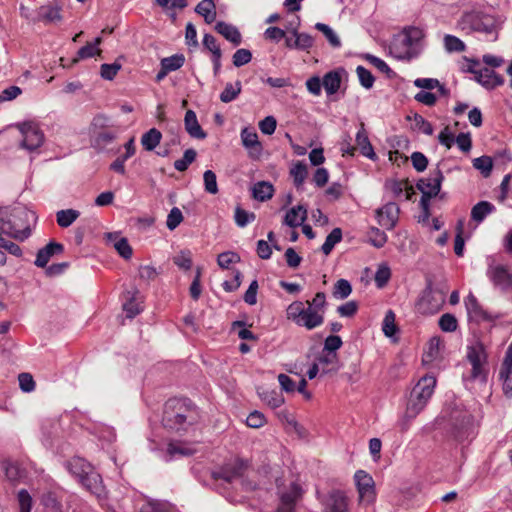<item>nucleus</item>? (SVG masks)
Wrapping results in <instances>:
<instances>
[{"label": "nucleus", "mask_w": 512, "mask_h": 512, "mask_svg": "<svg viewBox=\"0 0 512 512\" xmlns=\"http://www.w3.org/2000/svg\"><path fill=\"white\" fill-rule=\"evenodd\" d=\"M436 378L432 375L423 376L413 387L404 415L398 421L402 432L407 431L411 421L425 408L434 393Z\"/></svg>", "instance_id": "f257e3e1"}, {"label": "nucleus", "mask_w": 512, "mask_h": 512, "mask_svg": "<svg viewBox=\"0 0 512 512\" xmlns=\"http://www.w3.org/2000/svg\"><path fill=\"white\" fill-rule=\"evenodd\" d=\"M34 213L25 207H14L11 210L0 209V232L24 241L31 235L29 220Z\"/></svg>", "instance_id": "f03ea898"}, {"label": "nucleus", "mask_w": 512, "mask_h": 512, "mask_svg": "<svg viewBox=\"0 0 512 512\" xmlns=\"http://www.w3.org/2000/svg\"><path fill=\"white\" fill-rule=\"evenodd\" d=\"M197 421V413L188 399L171 398L164 406L162 422L164 427L171 430L185 429Z\"/></svg>", "instance_id": "7ed1b4c3"}, {"label": "nucleus", "mask_w": 512, "mask_h": 512, "mask_svg": "<svg viewBox=\"0 0 512 512\" xmlns=\"http://www.w3.org/2000/svg\"><path fill=\"white\" fill-rule=\"evenodd\" d=\"M119 134L120 127L111 117L102 113L93 117L89 126V135L93 147L103 149L113 143Z\"/></svg>", "instance_id": "20e7f679"}, {"label": "nucleus", "mask_w": 512, "mask_h": 512, "mask_svg": "<svg viewBox=\"0 0 512 512\" xmlns=\"http://www.w3.org/2000/svg\"><path fill=\"white\" fill-rule=\"evenodd\" d=\"M472 415L468 411L454 410L449 419V434L457 442H463L473 433Z\"/></svg>", "instance_id": "39448f33"}, {"label": "nucleus", "mask_w": 512, "mask_h": 512, "mask_svg": "<svg viewBox=\"0 0 512 512\" xmlns=\"http://www.w3.org/2000/svg\"><path fill=\"white\" fill-rule=\"evenodd\" d=\"M462 23L470 29L485 34H491L496 30V19L494 16L481 11H471L462 16Z\"/></svg>", "instance_id": "423d86ee"}, {"label": "nucleus", "mask_w": 512, "mask_h": 512, "mask_svg": "<svg viewBox=\"0 0 512 512\" xmlns=\"http://www.w3.org/2000/svg\"><path fill=\"white\" fill-rule=\"evenodd\" d=\"M23 139L20 146L28 151L38 149L44 143V133L39 126L31 121L18 123L16 125Z\"/></svg>", "instance_id": "0eeeda50"}, {"label": "nucleus", "mask_w": 512, "mask_h": 512, "mask_svg": "<svg viewBox=\"0 0 512 512\" xmlns=\"http://www.w3.org/2000/svg\"><path fill=\"white\" fill-rule=\"evenodd\" d=\"M467 359L472 366L471 375L472 379L486 380L485 363L487 361V354L483 343L476 342L468 347Z\"/></svg>", "instance_id": "6e6552de"}, {"label": "nucleus", "mask_w": 512, "mask_h": 512, "mask_svg": "<svg viewBox=\"0 0 512 512\" xmlns=\"http://www.w3.org/2000/svg\"><path fill=\"white\" fill-rule=\"evenodd\" d=\"M302 488L295 482L286 487H278L279 505L277 512H296V505L302 498Z\"/></svg>", "instance_id": "1a4fd4ad"}, {"label": "nucleus", "mask_w": 512, "mask_h": 512, "mask_svg": "<svg viewBox=\"0 0 512 512\" xmlns=\"http://www.w3.org/2000/svg\"><path fill=\"white\" fill-rule=\"evenodd\" d=\"M354 479L359 493L360 503L369 505L375 500V488L372 477L363 470H358Z\"/></svg>", "instance_id": "9d476101"}, {"label": "nucleus", "mask_w": 512, "mask_h": 512, "mask_svg": "<svg viewBox=\"0 0 512 512\" xmlns=\"http://www.w3.org/2000/svg\"><path fill=\"white\" fill-rule=\"evenodd\" d=\"M62 8L63 4L58 0H54L47 5L41 6L38 9L37 16L32 21L57 25L63 21Z\"/></svg>", "instance_id": "9b49d317"}, {"label": "nucleus", "mask_w": 512, "mask_h": 512, "mask_svg": "<svg viewBox=\"0 0 512 512\" xmlns=\"http://www.w3.org/2000/svg\"><path fill=\"white\" fill-rule=\"evenodd\" d=\"M445 301V296L440 291L427 289L418 302V310L423 314L437 313Z\"/></svg>", "instance_id": "f8f14e48"}, {"label": "nucleus", "mask_w": 512, "mask_h": 512, "mask_svg": "<svg viewBox=\"0 0 512 512\" xmlns=\"http://www.w3.org/2000/svg\"><path fill=\"white\" fill-rule=\"evenodd\" d=\"M486 275L494 287L503 292L508 291L512 287V275L503 265H489Z\"/></svg>", "instance_id": "ddd939ff"}, {"label": "nucleus", "mask_w": 512, "mask_h": 512, "mask_svg": "<svg viewBox=\"0 0 512 512\" xmlns=\"http://www.w3.org/2000/svg\"><path fill=\"white\" fill-rule=\"evenodd\" d=\"M423 37L424 33L420 28L409 27L404 29L401 44L406 47V51L399 57L407 59L414 57L416 55L415 48L419 45Z\"/></svg>", "instance_id": "4468645a"}, {"label": "nucleus", "mask_w": 512, "mask_h": 512, "mask_svg": "<svg viewBox=\"0 0 512 512\" xmlns=\"http://www.w3.org/2000/svg\"><path fill=\"white\" fill-rule=\"evenodd\" d=\"M465 307L471 321L478 323L482 321L493 322L498 318V316L492 315L488 311L484 310L472 293L465 298Z\"/></svg>", "instance_id": "2eb2a0df"}, {"label": "nucleus", "mask_w": 512, "mask_h": 512, "mask_svg": "<svg viewBox=\"0 0 512 512\" xmlns=\"http://www.w3.org/2000/svg\"><path fill=\"white\" fill-rule=\"evenodd\" d=\"M443 180L444 175L442 171L437 168L430 172L429 177L420 179L417 182L416 187L422 194L425 192L432 196H437L441 190Z\"/></svg>", "instance_id": "dca6fc26"}, {"label": "nucleus", "mask_w": 512, "mask_h": 512, "mask_svg": "<svg viewBox=\"0 0 512 512\" xmlns=\"http://www.w3.org/2000/svg\"><path fill=\"white\" fill-rule=\"evenodd\" d=\"M400 209L397 204L389 202L376 210L378 224L387 230L395 227Z\"/></svg>", "instance_id": "f3484780"}, {"label": "nucleus", "mask_w": 512, "mask_h": 512, "mask_svg": "<svg viewBox=\"0 0 512 512\" xmlns=\"http://www.w3.org/2000/svg\"><path fill=\"white\" fill-rule=\"evenodd\" d=\"M500 379L503 381V392L506 396H512V343L507 349L500 372Z\"/></svg>", "instance_id": "a211bd4d"}, {"label": "nucleus", "mask_w": 512, "mask_h": 512, "mask_svg": "<svg viewBox=\"0 0 512 512\" xmlns=\"http://www.w3.org/2000/svg\"><path fill=\"white\" fill-rule=\"evenodd\" d=\"M245 468L246 463L243 460H237L233 464L222 467L220 471L214 472L213 478L217 480L222 479L228 483H231L243 475Z\"/></svg>", "instance_id": "6ab92c4d"}, {"label": "nucleus", "mask_w": 512, "mask_h": 512, "mask_svg": "<svg viewBox=\"0 0 512 512\" xmlns=\"http://www.w3.org/2000/svg\"><path fill=\"white\" fill-rule=\"evenodd\" d=\"M241 140L243 146L248 149L249 156L253 159H259L262 153V145L258 140L257 133L249 128H244L241 131Z\"/></svg>", "instance_id": "aec40b11"}, {"label": "nucleus", "mask_w": 512, "mask_h": 512, "mask_svg": "<svg viewBox=\"0 0 512 512\" xmlns=\"http://www.w3.org/2000/svg\"><path fill=\"white\" fill-rule=\"evenodd\" d=\"M475 80L486 89H494L504 84V78L488 67L480 68Z\"/></svg>", "instance_id": "412c9836"}, {"label": "nucleus", "mask_w": 512, "mask_h": 512, "mask_svg": "<svg viewBox=\"0 0 512 512\" xmlns=\"http://www.w3.org/2000/svg\"><path fill=\"white\" fill-rule=\"evenodd\" d=\"M324 323L323 312H318L315 308L306 307L304 313L297 321L296 325L305 327L307 330H313Z\"/></svg>", "instance_id": "4be33fe9"}, {"label": "nucleus", "mask_w": 512, "mask_h": 512, "mask_svg": "<svg viewBox=\"0 0 512 512\" xmlns=\"http://www.w3.org/2000/svg\"><path fill=\"white\" fill-rule=\"evenodd\" d=\"M63 251L64 246L61 243L51 241L37 252L34 264L37 267L44 268L48 264L51 257L56 254H60Z\"/></svg>", "instance_id": "5701e85b"}, {"label": "nucleus", "mask_w": 512, "mask_h": 512, "mask_svg": "<svg viewBox=\"0 0 512 512\" xmlns=\"http://www.w3.org/2000/svg\"><path fill=\"white\" fill-rule=\"evenodd\" d=\"M326 512H349L348 499L346 495L339 490L332 491L325 502Z\"/></svg>", "instance_id": "b1692460"}, {"label": "nucleus", "mask_w": 512, "mask_h": 512, "mask_svg": "<svg viewBox=\"0 0 512 512\" xmlns=\"http://www.w3.org/2000/svg\"><path fill=\"white\" fill-rule=\"evenodd\" d=\"M184 126L187 133L196 139H205L207 134L201 128L196 113L193 110H187L184 117Z\"/></svg>", "instance_id": "393cba45"}, {"label": "nucleus", "mask_w": 512, "mask_h": 512, "mask_svg": "<svg viewBox=\"0 0 512 512\" xmlns=\"http://www.w3.org/2000/svg\"><path fill=\"white\" fill-rule=\"evenodd\" d=\"M307 214V209L303 205L292 207L289 211H287L283 220V224L291 228L301 226L307 219Z\"/></svg>", "instance_id": "a878e982"}, {"label": "nucleus", "mask_w": 512, "mask_h": 512, "mask_svg": "<svg viewBox=\"0 0 512 512\" xmlns=\"http://www.w3.org/2000/svg\"><path fill=\"white\" fill-rule=\"evenodd\" d=\"M81 484L91 493L100 495L102 492L101 476L91 468L79 478Z\"/></svg>", "instance_id": "bb28decb"}, {"label": "nucleus", "mask_w": 512, "mask_h": 512, "mask_svg": "<svg viewBox=\"0 0 512 512\" xmlns=\"http://www.w3.org/2000/svg\"><path fill=\"white\" fill-rule=\"evenodd\" d=\"M342 74H345L344 69L330 71L324 75L322 85L328 95L335 94L338 91L342 81Z\"/></svg>", "instance_id": "cd10ccee"}, {"label": "nucleus", "mask_w": 512, "mask_h": 512, "mask_svg": "<svg viewBox=\"0 0 512 512\" xmlns=\"http://www.w3.org/2000/svg\"><path fill=\"white\" fill-rule=\"evenodd\" d=\"M215 30L221 34L228 41L232 42L234 45H240L242 42L241 34L239 30L226 22L219 21L215 25Z\"/></svg>", "instance_id": "c85d7f7f"}, {"label": "nucleus", "mask_w": 512, "mask_h": 512, "mask_svg": "<svg viewBox=\"0 0 512 512\" xmlns=\"http://www.w3.org/2000/svg\"><path fill=\"white\" fill-rule=\"evenodd\" d=\"M356 144L360 148V151L364 156L372 160L376 158V154L369 141L368 134L364 128L363 123H361V127L356 134Z\"/></svg>", "instance_id": "c756f323"}, {"label": "nucleus", "mask_w": 512, "mask_h": 512, "mask_svg": "<svg viewBox=\"0 0 512 512\" xmlns=\"http://www.w3.org/2000/svg\"><path fill=\"white\" fill-rule=\"evenodd\" d=\"M101 42L102 38L97 37L94 42L87 43L85 46L81 47L77 52V56L71 60V65L76 64L80 59H86L95 55H99L101 50L98 48V46L101 44Z\"/></svg>", "instance_id": "7c9ffc66"}, {"label": "nucleus", "mask_w": 512, "mask_h": 512, "mask_svg": "<svg viewBox=\"0 0 512 512\" xmlns=\"http://www.w3.org/2000/svg\"><path fill=\"white\" fill-rule=\"evenodd\" d=\"M0 472L4 473L8 480L15 482L24 476V471L17 463L11 460H3L0 462Z\"/></svg>", "instance_id": "2f4dec72"}, {"label": "nucleus", "mask_w": 512, "mask_h": 512, "mask_svg": "<svg viewBox=\"0 0 512 512\" xmlns=\"http://www.w3.org/2000/svg\"><path fill=\"white\" fill-rule=\"evenodd\" d=\"M274 187L270 182H257L252 189L253 197L261 202L267 201L273 197Z\"/></svg>", "instance_id": "473e14b6"}, {"label": "nucleus", "mask_w": 512, "mask_h": 512, "mask_svg": "<svg viewBox=\"0 0 512 512\" xmlns=\"http://www.w3.org/2000/svg\"><path fill=\"white\" fill-rule=\"evenodd\" d=\"M138 294L139 291L137 289L128 291L126 294V302L123 304V310L126 312L128 318H134L142 310L140 304L137 302Z\"/></svg>", "instance_id": "72a5a7b5"}, {"label": "nucleus", "mask_w": 512, "mask_h": 512, "mask_svg": "<svg viewBox=\"0 0 512 512\" xmlns=\"http://www.w3.org/2000/svg\"><path fill=\"white\" fill-rule=\"evenodd\" d=\"M495 210V206L488 201H480L471 210V218L477 223H481L487 215Z\"/></svg>", "instance_id": "f704fd0d"}, {"label": "nucleus", "mask_w": 512, "mask_h": 512, "mask_svg": "<svg viewBox=\"0 0 512 512\" xmlns=\"http://www.w3.org/2000/svg\"><path fill=\"white\" fill-rule=\"evenodd\" d=\"M162 139L161 132L156 128H151L141 137V144L147 151H153Z\"/></svg>", "instance_id": "c9c22d12"}, {"label": "nucleus", "mask_w": 512, "mask_h": 512, "mask_svg": "<svg viewBox=\"0 0 512 512\" xmlns=\"http://www.w3.org/2000/svg\"><path fill=\"white\" fill-rule=\"evenodd\" d=\"M195 12L203 16L207 24H211L216 19L215 4L213 0H203L196 6Z\"/></svg>", "instance_id": "e433bc0d"}, {"label": "nucleus", "mask_w": 512, "mask_h": 512, "mask_svg": "<svg viewBox=\"0 0 512 512\" xmlns=\"http://www.w3.org/2000/svg\"><path fill=\"white\" fill-rule=\"evenodd\" d=\"M242 85L239 80H237L234 84L227 83L224 90L220 94V100L223 103H229L235 100L238 95L241 93Z\"/></svg>", "instance_id": "4c0bfd02"}, {"label": "nucleus", "mask_w": 512, "mask_h": 512, "mask_svg": "<svg viewBox=\"0 0 512 512\" xmlns=\"http://www.w3.org/2000/svg\"><path fill=\"white\" fill-rule=\"evenodd\" d=\"M80 213L74 209L60 210L56 213L57 223L60 227H69L78 217Z\"/></svg>", "instance_id": "58836bf2"}, {"label": "nucleus", "mask_w": 512, "mask_h": 512, "mask_svg": "<svg viewBox=\"0 0 512 512\" xmlns=\"http://www.w3.org/2000/svg\"><path fill=\"white\" fill-rule=\"evenodd\" d=\"M69 471L75 475L78 479L83 476L84 473L89 472L92 466L82 458H74L67 465Z\"/></svg>", "instance_id": "ea45409f"}, {"label": "nucleus", "mask_w": 512, "mask_h": 512, "mask_svg": "<svg viewBox=\"0 0 512 512\" xmlns=\"http://www.w3.org/2000/svg\"><path fill=\"white\" fill-rule=\"evenodd\" d=\"M342 240V230L340 228H334L326 237L324 244L322 245V252L325 255H329L333 250L334 246Z\"/></svg>", "instance_id": "a19ab883"}, {"label": "nucleus", "mask_w": 512, "mask_h": 512, "mask_svg": "<svg viewBox=\"0 0 512 512\" xmlns=\"http://www.w3.org/2000/svg\"><path fill=\"white\" fill-rule=\"evenodd\" d=\"M441 346L442 341L439 337L431 338L428 343V349L423 356V361L428 363L438 358L440 355Z\"/></svg>", "instance_id": "79ce46f5"}, {"label": "nucleus", "mask_w": 512, "mask_h": 512, "mask_svg": "<svg viewBox=\"0 0 512 512\" xmlns=\"http://www.w3.org/2000/svg\"><path fill=\"white\" fill-rule=\"evenodd\" d=\"M307 174V165L302 162H297L290 170V175L293 177L294 185L297 188L303 185Z\"/></svg>", "instance_id": "37998d69"}, {"label": "nucleus", "mask_w": 512, "mask_h": 512, "mask_svg": "<svg viewBox=\"0 0 512 512\" xmlns=\"http://www.w3.org/2000/svg\"><path fill=\"white\" fill-rule=\"evenodd\" d=\"M173 263L183 270H189L192 267V253L189 249L181 250L173 257Z\"/></svg>", "instance_id": "c03bdc74"}, {"label": "nucleus", "mask_w": 512, "mask_h": 512, "mask_svg": "<svg viewBox=\"0 0 512 512\" xmlns=\"http://www.w3.org/2000/svg\"><path fill=\"white\" fill-rule=\"evenodd\" d=\"M196 155L197 153L194 149H187L183 157L174 162V168L179 172L187 170L189 165L195 161Z\"/></svg>", "instance_id": "a18cd8bd"}, {"label": "nucleus", "mask_w": 512, "mask_h": 512, "mask_svg": "<svg viewBox=\"0 0 512 512\" xmlns=\"http://www.w3.org/2000/svg\"><path fill=\"white\" fill-rule=\"evenodd\" d=\"M241 258L238 253L234 251H226L220 253L217 257V264L222 269H228L231 264L239 263Z\"/></svg>", "instance_id": "49530a36"}, {"label": "nucleus", "mask_w": 512, "mask_h": 512, "mask_svg": "<svg viewBox=\"0 0 512 512\" xmlns=\"http://www.w3.org/2000/svg\"><path fill=\"white\" fill-rule=\"evenodd\" d=\"M352 292V286L346 279H339L333 288V296L338 299L347 298Z\"/></svg>", "instance_id": "de8ad7c7"}, {"label": "nucleus", "mask_w": 512, "mask_h": 512, "mask_svg": "<svg viewBox=\"0 0 512 512\" xmlns=\"http://www.w3.org/2000/svg\"><path fill=\"white\" fill-rule=\"evenodd\" d=\"M184 61H185V58L183 55L175 54L170 57L163 58L161 60V66L166 71L171 72V71H175V70L181 68L184 64Z\"/></svg>", "instance_id": "09e8293b"}, {"label": "nucleus", "mask_w": 512, "mask_h": 512, "mask_svg": "<svg viewBox=\"0 0 512 512\" xmlns=\"http://www.w3.org/2000/svg\"><path fill=\"white\" fill-rule=\"evenodd\" d=\"M473 167L479 170L484 177H488L492 171L493 162L489 156H481L473 160Z\"/></svg>", "instance_id": "8fccbe9b"}, {"label": "nucleus", "mask_w": 512, "mask_h": 512, "mask_svg": "<svg viewBox=\"0 0 512 512\" xmlns=\"http://www.w3.org/2000/svg\"><path fill=\"white\" fill-rule=\"evenodd\" d=\"M292 33L295 36V49L306 50L313 46L314 39L311 35L306 33H298L297 30H294Z\"/></svg>", "instance_id": "3c124183"}, {"label": "nucleus", "mask_w": 512, "mask_h": 512, "mask_svg": "<svg viewBox=\"0 0 512 512\" xmlns=\"http://www.w3.org/2000/svg\"><path fill=\"white\" fill-rule=\"evenodd\" d=\"M315 28L325 35L332 47L338 48L341 46L339 37L328 25L324 23H316Z\"/></svg>", "instance_id": "603ef678"}, {"label": "nucleus", "mask_w": 512, "mask_h": 512, "mask_svg": "<svg viewBox=\"0 0 512 512\" xmlns=\"http://www.w3.org/2000/svg\"><path fill=\"white\" fill-rule=\"evenodd\" d=\"M439 327L443 332H454L458 327L456 317L450 313L443 314L438 321Z\"/></svg>", "instance_id": "864d4df0"}, {"label": "nucleus", "mask_w": 512, "mask_h": 512, "mask_svg": "<svg viewBox=\"0 0 512 512\" xmlns=\"http://www.w3.org/2000/svg\"><path fill=\"white\" fill-rule=\"evenodd\" d=\"M305 308L306 307L302 301L292 302L286 310L287 319L293 321L296 324L301 315L304 313Z\"/></svg>", "instance_id": "5fc2aeb1"}, {"label": "nucleus", "mask_w": 512, "mask_h": 512, "mask_svg": "<svg viewBox=\"0 0 512 512\" xmlns=\"http://www.w3.org/2000/svg\"><path fill=\"white\" fill-rule=\"evenodd\" d=\"M260 396L271 408H278L284 403L283 396L276 391H264Z\"/></svg>", "instance_id": "6e6d98bb"}, {"label": "nucleus", "mask_w": 512, "mask_h": 512, "mask_svg": "<svg viewBox=\"0 0 512 512\" xmlns=\"http://www.w3.org/2000/svg\"><path fill=\"white\" fill-rule=\"evenodd\" d=\"M356 73H357L360 84L364 88L370 89L373 87L375 78L368 69H366L363 66H358L356 68Z\"/></svg>", "instance_id": "4d7b16f0"}, {"label": "nucleus", "mask_w": 512, "mask_h": 512, "mask_svg": "<svg viewBox=\"0 0 512 512\" xmlns=\"http://www.w3.org/2000/svg\"><path fill=\"white\" fill-rule=\"evenodd\" d=\"M444 45L448 52H462L465 50L464 42L453 35H446L444 37Z\"/></svg>", "instance_id": "13d9d810"}, {"label": "nucleus", "mask_w": 512, "mask_h": 512, "mask_svg": "<svg viewBox=\"0 0 512 512\" xmlns=\"http://www.w3.org/2000/svg\"><path fill=\"white\" fill-rule=\"evenodd\" d=\"M382 330L387 337L393 336L397 331L395 324V314L392 310L386 312L383 320Z\"/></svg>", "instance_id": "bf43d9fd"}, {"label": "nucleus", "mask_w": 512, "mask_h": 512, "mask_svg": "<svg viewBox=\"0 0 512 512\" xmlns=\"http://www.w3.org/2000/svg\"><path fill=\"white\" fill-rule=\"evenodd\" d=\"M256 215L252 212H247L241 207L235 209V222L239 227H245L249 222L254 221Z\"/></svg>", "instance_id": "052dcab7"}, {"label": "nucleus", "mask_w": 512, "mask_h": 512, "mask_svg": "<svg viewBox=\"0 0 512 512\" xmlns=\"http://www.w3.org/2000/svg\"><path fill=\"white\" fill-rule=\"evenodd\" d=\"M205 191L210 194L218 193L216 174L212 170H206L203 174Z\"/></svg>", "instance_id": "680f3d73"}, {"label": "nucleus", "mask_w": 512, "mask_h": 512, "mask_svg": "<svg viewBox=\"0 0 512 512\" xmlns=\"http://www.w3.org/2000/svg\"><path fill=\"white\" fill-rule=\"evenodd\" d=\"M182 221H183V214H182L181 210L177 207H174L170 210V212L167 216L166 226L170 231H173L180 225V223Z\"/></svg>", "instance_id": "e2e57ef3"}, {"label": "nucleus", "mask_w": 512, "mask_h": 512, "mask_svg": "<svg viewBox=\"0 0 512 512\" xmlns=\"http://www.w3.org/2000/svg\"><path fill=\"white\" fill-rule=\"evenodd\" d=\"M370 243L376 247L381 248L387 242V235L376 227H372L369 232Z\"/></svg>", "instance_id": "0e129e2a"}, {"label": "nucleus", "mask_w": 512, "mask_h": 512, "mask_svg": "<svg viewBox=\"0 0 512 512\" xmlns=\"http://www.w3.org/2000/svg\"><path fill=\"white\" fill-rule=\"evenodd\" d=\"M414 129L422 132L425 135H432L434 132V129L430 122H428L423 116L419 114H415L414 118Z\"/></svg>", "instance_id": "69168bd1"}, {"label": "nucleus", "mask_w": 512, "mask_h": 512, "mask_svg": "<svg viewBox=\"0 0 512 512\" xmlns=\"http://www.w3.org/2000/svg\"><path fill=\"white\" fill-rule=\"evenodd\" d=\"M232 59L234 66L241 67L251 61L252 53L248 49L241 48L234 53Z\"/></svg>", "instance_id": "338daca9"}, {"label": "nucleus", "mask_w": 512, "mask_h": 512, "mask_svg": "<svg viewBox=\"0 0 512 512\" xmlns=\"http://www.w3.org/2000/svg\"><path fill=\"white\" fill-rule=\"evenodd\" d=\"M121 69V65L114 62L112 64H102L100 68L101 77L106 80H112Z\"/></svg>", "instance_id": "774afa93"}]
</instances>
